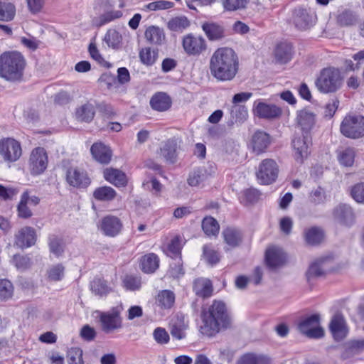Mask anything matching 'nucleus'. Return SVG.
Instances as JSON below:
<instances>
[{"label":"nucleus","instance_id":"nucleus-1","mask_svg":"<svg viewBox=\"0 0 364 364\" xmlns=\"http://www.w3.org/2000/svg\"><path fill=\"white\" fill-rule=\"evenodd\" d=\"M201 320L200 332L208 337L231 326V318L225 304L220 301H214L207 309L203 310Z\"/></svg>","mask_w":364,"mask_h":364},{"label":"nucleus","instance_id":"nucleus-2","mask_svg":"<svg viewBox=\"0 0 364 364\" xmlns=\"http://www.w3.org/2000/svg\"><path fill=\"white\" fill-rule=\"evenodd\" d=\"M238 58L235 51L229 48L217 49L210 58L211 75L220 81L232 80L238 70Z\"/></svg>","mask_w":364,"mask_h":364},{"label":"nucleus","instance_id":"nucleus-3","mask_svg":"<svg viewBox=\"0 0 364 364\" xmlns=\"http://www.w3.org/2000/svg\"><path fill=\"white\" fill-rule=\"evenodd\" d=\"M25 67L26 60L19 52H4L0 55V77L7 81L21 80Z\"/></svg>","mask_w":364,"mask_h":364},{"label":"nucleus","instance_id":"nucleus-4","mask_svg":"<svg viewBox=\"0 0 364 364\" xmlns=\"http://www.w3.org/2000/svg\"><path fill=\"white\" fill-rule=\"evenodd\" d=\"M315 84L321 92H335L341 87L343 77L338 69L326 68L321 71Z\"/></svg>","mask_w":364,"mask_h":364},{"label":"nucleus","instance_id":"nucleus-5","mask_svg":"<svg viewBox=\"0 0 364 364\" xmlns=\"http://www.w3.org/2000/svg\"><path fill=\"white\" fill-rule=\"evenodd\" d=\"M122 308L114 307L108 311H99L101 329L105 333H110L122 328Z\"/></svg>","mask_w":364,"mask_h":364},{"label":"nucleus","instance_id":"nucleus-6","mask_svg":"<svg viewBox=\"0 0 364 364\" xmlns=\"http://www.w3.org/2000/svg\"><path fill=\"white\" fill-rule=\"evenodd\" d=\"M341 132L346 137L358 139L364 136V117L346 116L341 122Z\"/></svg>","mask_w":364,"mask_h":364},{"label":"nucleus","instance_id":"nucleus-7","mask_svg":"<svg viewBox=\"0 0 364 364\" xmlns=\"http://www.w3.org/2000/svg\"><path fill=\"white\" fill-rule=\"evenodd\" d=\"M317 16L310 9L298 7L293 10L291 22L296 28L305 31L311 28L316 22Z\"/></svg>","mask_w":364,"mask_h":364},{"label":"nucleus","instance_id":"nucleus-8","mask_svg":"<svg viewBox=\"0 0 364 364\" xmlns=\"http://www.w3.org/2000/svg\"><path fill=\"white\" fill-rule=\"evenodd\" d=\"M320 316L312 314L300 321L298 326L299 331L310 338H320L324 335L323 329L318 326Z\"/></svg>","mask_w":364,"mask_h":364},{"label":"nucleus","instance_id":"nucleus-9","mask_svg":"<svg viewBox=\"0 0 364 364\" xmlns=\"http://www.w3.org/2000/svg\"><path fill=\"white\" fill-rule=\"evenodd\" d=\"M22 150L20 143L12 138L0 140V155L6 162H14L21 156Z\"/></svg>","mask_w":364,"mask_h":364},{"label":"nucleus","instance_id":"nucleus-10","mask_svg":"<svg viewBox=\"0 0 364 364\" xmlns=\"http://www.w3.org/2000/svg\"><path fill=\"white\" fill-rule=\"evenodd\" d=\"M66 182L72 187L78 189L87 188L91 183L87 173L77 167H70L65 173Z\"/></svg>","mask_w":364,"mask_h":364},{"label":"nucleus","instance_id":"nucleus-11","mask_svg":"<svg viewBox=\"0 0 364 364\" xmlns=\"http://www.w3.org/2000/svg\"><path fill=\"white\" fill-rule=\"evenodd\" d=\"M278 171V166L275 161L267 159L259 164L257 176L262 184H270L277 178Z\"/></svg>","mask_w":364,"mask_h":364},{"label":"nucleus","instance_id":"nucleus-12","mask_svg":"<svg viewBox=\"0 0 364 364\" xmlns=\"http://www.w3.org/2000/svg\"><path fill=\"white\" fill-rule=\"evenodd\" d=\"M48 166V155L43 147L34 149L29 159V169L33 176L39 175L44 172Z\"/></svg>","mask_w":364,"mask_h":364},{"label":"nucleus","instance_id":"nucleus-13","mask_svg":"<svg viewBox=\"0 0 364 364\" xmlns=\"http://www.w3.org/2000/svg\"><path fill=\"white\" fill-rule=\"evenodd\" d=\"M182 46L188 55H199L206 49L205 39L200 36L189 33L183 38Z\"/></svg>","mask_w":364,"mask_h":364},{"label":"nucleus","instance_id":"nucleus-14","mask_svg":"<svg viewBox=\"0 0 364 364\" xmlns=\"http://www.w3.org/2000/svg\"><path fill=\"white\" fill-rule=\"evenodd\" d=\"M254 113L261 119L269 120L279 118L282 114L281 107L274 105L267 104L263 102H255L254 104Z\"/></svg>","mask_w":364,"mask_h":364},{"label":"nucleus","instance_id":"nucleus-15","mask_svg":"<svg viewBox=\"0 0 364 364\" xmlns=\"http://www.w3.org/2000/svg\"><path fill=\"white\" fill-rule=\"evenodd\" d=\"M291 144L295 151L296 159L301 162L309 154V146L311 145V134L295 135Z\"/></svg>","mask_w":364,"mask_h":364},{"label":"nucleus","instance_id":"nucleus-16","mask_svg":"<svg viewBox=\"0 0 364 364\" xmlns=\"http://www.w3.org/2000/svg\"><path fill=\"white\" fill-rule=\"evenodd\" d=\"M270 144V135L264 131L257 130L251 137L250 146L254 153L259 155L265 152Z\"/></svg>","mask_w":364,"mask_h":364},{"label":"nucleus","instance_id":"nucleus-17","mask_svg":"<svg viewBox=\"0 0 364 364\" xmlns=\"http://www.w3.org/2000/svg\"><path fill=\"white\" fill-rule=\"evenodd\" d=\"M122 227V223L119 218L114 215H107L102 219L100 229L106 236L115 237L119 234Z\"/></svg>","mask_w":364,"mask_h":364},{"label":"nucleus","instance_id":"nucleus-18","mask_svg":"<svg viewBox=\"0 0 364 364\" xmlns=\"http://www.w3.org/2000/svg\"><path fill=\"white\" fill-rule=\"evenodd\" d=\"M330 262L331 259L328 257H321L314 261L306 272L307 280L310 282L311 279L326 275L330 270Z\"/></svg>","mask_w":364,"mask_h":364},{"label":"nucleus","instance_id":"nucleus-19","mask_svg":"<svg viewBox=\"0 0 364 364\" xmlns=\"http://www.w3.org/2000/svg\"><path fill=\"white\" fill-rule=\"evenodd\" d=\"M333 216L339 224L347 227L351 226L355 221V215L352 208L346 204H340L334 211Z\"/></svg>","mask_w":364,"mask_h":364},{"label":"nucleus","instance_id":"nucleus-20","mask_svg":"<svg viewBox=\"0 0 364 364\" xmlns=\"http://www.w3.org/2000/svg\"><path fill=\"white\" fill-rule=\"evenodd\" d=\"M36 237L35 230L31 227H25L15 235L14 244L21 249L29 247L35 244Z\"/></svg>","mask_w":364,"mask_h":364},{"label":"nucleus","instance_id":"nucleus-21","mask_svg":"<svg viewBox=\"0 0 364 364\" xmlns=\"http://www.w3.org/2000/svg\"><path fill=\"white\" fill-rule=\"evenodd\" d=\"M296 122L302 134H310L316 124V115L309 109H304L297 112Z\"/></svg>","mask_w":364,"mask_h":364},{"label":"nucleus","instance_id":"nucleus-22","mask_svg":"<svg viewBox=\"0 0 364 364\" xmlns=\"http://www.w3.org/2000/svg\"><path fill=\"white\" fill-rule=\"evenodd\" d=\"M178 143L174 138L166 141L160 147L159 154L167 163L175 164L178 158Z\"/></svg>","mask_w":364,"mask_h":364},{"label":"nucleus","instance_id":"nucleus-23","mask_svg":"<svg viewBox=\"0 0 364 364\" xmlns=\"http://www.w3.org/2000/svg\"><path fill=\"white\" fill-rule=\"evenodd\" d=\"M286 259L283 250L279 247H272L267 250L265 253V262L267 265L274 269L282 266Z\"/></svg>","mask_w":364,"mask_h":364},{"label":"nucleus","instance_id":"nucleus-24","mask_svg":"<svg viewBox=\"0 0 364 364\" xmlns=\"http://www.w3.org/2000/svg\"><path fill=\"white\" fill-rule=\"evenodd\" d=\"M92 157L97 162L102 164H107L111 161L112 150L103 143H94L90 149Z\"/></svg>","mask_w":364,"mask_h":364},{"label":"nucleus","instance_id":"nucleus-25","mask_svg":"<svg viewBox=\"0 0 364 364\" xmlns=\"http://www.w3.org/2000/svg\"><path fill=\"white\" fill-rule=\"evenodd\" d=\"M329 328L336 341H341L346 337L347 331L345 320L341 314L337 313L333 316Z\"/></svg>","mask_w":364,"mask_h":364},{"label":"nucleus","instance_id":"nucleus-26","mask_svg":"<svg viewBox=\"0 0 364 364\" xmlns=\"http://www.w3.org/2000/svg\"><path fill=\"white\" fill-rule=\"evenodd\" d=\"M103 174L106 181L114 184L117 187H123L127 183V176L124 172L119 169L107 168L105 169Z\"/></svg>","mask_w":364,"mask_h":364},{"label":"nucleus","instance_id":"nucleus-27","mask_svg":"<svg viewBox=\"0 0 364 364\" xmlns=\"http://www.w3.org/2000/svg\"><path fill=\"white\" fill-rule=\"evenodd\" d=\"M202 28L210 41H218L225 37V28L218 23L205 22L203 23Z\"/></svg>","mask_w":364,"mask_h":364},{"label":"nucleus","instance_id":"nucleus-28","mask_svg":"<svg viewBox=\"0 0 364 364\" xmlns=\"http://www.w3.org/2000/svg\"><path fill=\"white\" fill-rule=\"evenodd\" d=\"M95 106L88 101L77 107L75 110V117L79 122L90 123L95 115Z\"/></svg>","mask_w":364,"mask_h":364},{"label":"nucleus","instance_id":"nucleus-29","mask_svg":"<svg viewBox=\"0 0 364 364\" xmlns=\"http://www.w3.org/2000/svg\"><path fill=\"white\" fill-rule=\"evenodd\" d=\"M293 55L292 45L287 42L279 43L274 50V56L277 62L284 64L289 62Z\"/></svg>","mask_w":364,"mask_h":364},{"label":"nucleus","instance_id":"nucleus-30","mask_svg":"<svg viewBox=\"0 0 364 364\" xmlns=\"http://www.w3.org/2000/svg\"><path fill=\"white\" fill-rule=\"evenodd\" d=\"M324 232L319 227H311L304 230V240L306 244L316 246L321 244L324 240Z\"/></svg>","mask_w":364,"mask_h":364},{"label":"nucleus","instance_id":"nucleus-31","mask_svg":"<svg viewBox=\"0 0 364 364\" xmlns=\"http://www.w3.org/2000/svg\"><path fill=\"white\" fill-rule=\"evenodd\" d=\"M150 105L155 110L166 111L171 106V100L167 94L159 92L151 97Z\"/></svg>","mask_w":364,"mask_h":364},{"label":"nucleus","instance_id":"nucleus-32","mask_svg":"<svg viewBox=\"0 0 364 364\" xmlns=\"http://www.w3.org/2000/svg\"><path fill=\"white\" fill-rule=\"evenodd\" d=\"M193 289L195 294L202 298L210 296L213 292V286L210 281L208 279H196L194 282Z\"/></svg>","mask_w":364,"mask_h":364},{"label":"nucleus","instance_id":"nucleus-33","mask_svg":"<svg viewBox=\"0 0 364 364\" xmlns=\"http://www.w3.org/2000/svg\"><path fill=\"white\" fill-rule=\"evenodd\" d=\"M145 38L150 43L161 45L166 37L163 29L156 26H151L145 31Z\"/></svg>","mask_w":364,"mask_h":364},{"label":"nucleus","instance_id":"nucleus-34","mask_svg":"<svg viewBox=\"0 0 364 364\" xmlns=\"http://www.w3.org/2000/svg\"><path fill=\"white\" fill-rule=\"evenodd\" d=\"M141 270L145 273H154L159 266V259L154 253H149L141 259Z\"/></svg>","mask_w":364,"mask_h":364},{"label":"nucleus","instance_id":"nucleus-35","mask_svg":"<svg viewBox=\"0 0 364 364\" xmlns=\"http://www.w3.org/2000/svg\"><path fill=\"white\" fill-rule=\"evenodd\" d=\"M225 242L232 247L238 246L242 240V234L238 229L234 228H227L223 232Z\"/></svg>","mask_w":364,"mask_h":364},{"label":"nucleus","instance_id":"nucleus-36","mask_svg":"<svg viewBox=\"0 0 364 364\" xmlns=\"http://www.w3.org/2000/svg\"><path fill=\"white\" fill-rule=\"evenodd\" d=\"M174 301L175 295L169 290L161 291L156 298V304L162 309H170Z\"/></svg>","mask_w":364,"mask_h":364},{"label":"nucleus","instance_id":"nucleus-37","mask_svg":"<svg viewBox=\"0 0 364 364\" xmlns=\"http://www.w3.org/2000/svg\"><path fill=\"white\" fill-rule=\"evenodd\" d=\"M190 26V21L184 16H176L167 23L168 28L174 32H182Z\"/></svg>","mask_w":364,"mask_h":364},{"label":"nucleus","instance_id":"nucleus-38","mask_svg":"<svg viewBox=\"0 0 364 364\" xmlns=\"http://www.w3.org/2000/svg\"><path fill=\"white\" fill-rule=\"evenodd\" d=\"M16 14L15 6L8 1L0 0V21H11Z\"/></svg>","mask_w":364,"mask_h":364},{"label":"nucleus","instance_id":"nucleus-39","mask_svg":"<svg viewBox=\"0 0 364 364\" xmlns=\"http://www.w3.org/2000/svg\"><path fill=\"white\" fill-rule=\"evenodd\" d=\"M338 23L342 26H349L357 21L356 14L350 9H343L337 16Z\"/></svg>","mask_w":364,"mask_h":364},{"label":"nucleus","instance_id":"nucleus-40","mask_svg":"<svg viewBox=\"0 0 364 364\" xmlns=\"http://www.w3.org/2000/svg\"><path fill=\"white\" fill-rule=\"evenodd\" d=\"M202 228L208 236L217 235L220 226L218 221L213 217H205L202 221Z\"/></svg>","mask_w":364,"mask_h":364},{"label":"nucleus","instance_id":"nucleus-41","mask_svg":"<svg viewBox=\"0 0 364 364\" xmlns=\"http://www.w3.org/2000/svg\"><path fill=\"white\" fill-rule=\"evenodd\" d=\"M92 291L97 296H106L111 289L108 287L107 282L100 278H95L90 284Z\"/></svg>","mask_w":364,"mask_h":364},{"label":"nucleus","instance_id":"nucleus-42","mask_svg":"<svg viewBox=\"0 0 364 364\" xmlns=\"http://www.w3.org/2000/svg\"><path fill=\"white\" fill-rule=\"evenodd\" d=\"M93 196L97 200L108 201L114 198L116 192L109 186H102L95 189Z\"/></svg>","mask_w":364,"mask_h":364},{"label":"nucleus","instance_id":"nucleus-43","mask_svg":"<svg viewBox=\"0 0 364 364\" xmlns=\"http://www.w3.org/2000/svg\"><path fill=\"white\" fill-rule=\"evenodd\" d=\"M28 201L29 194L28 191H25L21 195V200L17 206L18 217L26 219L32 216V211L27 206Z\"/></svg>","mask_w":364,"mask_h":364},{"label":"nucleus","instance_id":"nucleus-44","mask_svg":"<svg viewBox=\"0 0 364 364\" xmlns=\"http://www.w3.org/2000/svg\"><path fill=\"white\" fill-rule=\"evenodd\" d=\"M139 55L143 64L150 66L155 63L158 58V50L145 48L140 50Z\"/></svg>","mask_w":364,"mask_h":364},{"label":"nucleus","instance_id":"nucleus-45","mask_svg":"<svg viewBox=\"0 0 364 364\" xmlns=\"http://www.w3.org/2000/svg\"><path fill=\"white\" fill-rule=\"evenodd\" d=\"M187 325L183 321V317L177 316V320L174 321L172 324V327L171 329V334L173 338L176 339H182L185 338L186 334L184 331L186 329Z\"/></svg>","mask_w":364,"mask_h":364},{"label":"nucleus","instance_id":"nucleus-46","mask_svg":"<svg viewBox=\"0 0 364 364\" xmlns=\"http://www.w3.org/2000/svg\"><path fill=\"white\" fill-rule=\"evenodd\" d=\"M122 16V13L121 11H108L98 18L94 19L93 23L97 27H101L103 25L114 20L120 18Z\"/></svg>","mask_w":364,"mask_h":364},{"label":"nucleus","instance_id":"nucleus-47","mask_svg":"<svg viewBox=\"0 0 364 364\" xmlns=\"http://www.w3.org/2000/svg\"><path fill=\"white\" fill-rule=\"evenodd\" d=\"M355 151L353 148L348 147L341 151L338 156L340 164L344 166H351L354 163Z\"/></svg>","mask_w":364,"mask_h":364},{"label":"nucleus","instance_id":"nucleus-48","mask_svg":"<svg viewBox=\"0 0 364 364\" xmlns=\"http://www.w3.org/2000/svg\"><path fill=\"white\" fill-rule=\"evenodd\" d=\"M104 41L109 47L116 49L119 48L121 43L122 36L116 30L109 29L104 37Z\"/></svg>","mask_w":364,"mask_h":364},{"label":"nucleus","instance_id":"nucleus-49","mask_svg":"<svg viewBox=\"0 0 364 364\" xmlns=\"http://www.w3.org/2000/svg\"><path fill=\"white\" fill-rule=\"evenodd\" d=\"M231 117L235 120V122H243L245 121L248 115L247 109L245 105H233L230 109Z\"/></svg>","mask_w":364,"mask_h":364},{"label":"nucleus","instance_id":"nucleus-50","mask_svg":"<svg viewBox=\"0 0 364 364\" xmlns=\"http://www.w3.org/2000/svg\"><path fill=\"white\" fill-rule=\"evenodd\" d=\"M14 287L8 279H0V300L6 301L11 298Z\"/></svg>","mask_w":364,"mask_h":364},{"label":"nucleus","instance_id":"nucleus-51","mask_svg":"<svg viewBox=\"0 0 364 364\" xmlns=\"http://www.w3.org/2000/svg\"><path fill=\"white\" fill-rule=\"evenodd\" d=\"M205 177V171L203 168H198L190 173L188 183L191 186H196L203 182Z\"/></svg>","mask_w":364,"mask_h":364},{"label":"nucleus","instance_id":"nucleus-52","mask_svg":"<svg viewBox=\"0 0 364 364\" xmlns=\"http://www.w3.org/2000/svg\"><path fill=\"white\" fill-rule=\"evenodd\" d=\"M326 200V192L324 189L320 186L313 189L309 194L310 202L315 205L324 203Z\"/></svg>","mask_w":364,"mask_h":364},{"label":"nucleus","instance_id":"nucleus-53","mask_svg":"<svg viewBox=\"0 0 364 364\" xmlns=\"http://www.w3.org/2000/svg\"><path fill=\"white\" fill-rule=\"evenodd\" d=\"M12 263L20 271H24L31 264V259L26 255L19 254L14 255L12 258Z\"/></svg>","mask_w":364,"mask_h":364},{"label":"nucleus","instance_id":"nucleus-54","mask_svg":"<svg viewBox=\"0 0 364 364\" xmlns=\"http://www.w3.org/2000/svg\"><path fill=\"white\" fill-rule=\"evenodd\" d=\"M181 246L178 237L173 238L168 245L166 254L172 258L179 257L181 259Z\"/></svg>","mask_w":364,"mask_h":364},{"label":"nucleus","instance_id":"nucleus-55","mask_svg":"<svg viewBox=\"0 0 364 364\" xmlns=\"http://www.w3.org/2000/svg\"><path fill=\"white\" fill-rule=\"evenodd\" d=\"M363 350H364V339L354 340L348 343L346 352L342 355V357L346 358V354H358Z\"/></svg>","mask_w":364,"mask_h":364},{"label":"nucleus","instance_id":"nucleus-56","mask_svg":"<svg viewBox=\"0 0 364 364\" xmlns=\"http://www.w3.org/2000/svg\"><path fill=\"white\" fill-rule=\"evenodd\" d=\"M68 364H84L82 350L80 348H72L68 352Z\"/></svg>","mask_w":364,"mask_h":364},{"label":"nucleus","instance_id":"nucleus-57","mask_svg":"<svg viewBox=\"0 0 364 364\" xmlns=\"http://www.w3.org/2000/svg\"><path fill=\"white\" fill-rule=\"evenodd\" d=\"M203 252L205 259L209 264L213 265L219 262L220 258L218 253L209 245H204Z\"/></svg>","mask_w":364,"mask_h":364},{"label":"nucleus","instance_id":"nucleus-58","mask_svg":"<svg viewBox=\"0 0 364 364\" xmlns=\"http://www.w3.org/2000/svg\"><path fill=\"white\" fill-rule=\"evenodd\" d=\"M65 267L61 264L53 266L48 271L49 279L52 281H60L64 277Z\"/></svg>","mask_w":364,"mask_h":364},{"label":"nucleus","instance_id":"nucleus-59","mask_svg":"<svg viewBox=\"0 0 364 364\" xmlns=\"http://www.w3.org/2000/svg\"><path fill=\"white\" fill-rule=\"evenodd\" d=\"M124 286L127 289L135 291L141 287V279L138 277L127 275L123 280Z\"/></svg>","mask_w":364,"mask_h":364},{"label":"nucleus","instance_id":"nucleus-60","mask_svg":"<svg viewBox=\"0 0 364 364\" xmlns=\"http://www.w3.org/2000/svg\"><path fill=\"white\" fill-rule=\"evenodd\" d=\"M247 0H222L223 7L227 11H236L245 8Z\"/></svg>","mask_w":364,"mask_h":364},{"label":"nucleus","instance_id":"nucleus-61","mask_svg":"<svg viewBox=\"0 0 364 364\" xmlns=\"http://www.w3.org/2000/svg\"><path fill=\"white\" fill-rule=\"evenodd\" d=\"M49 247L50 251L56 256H60L63 252L61 240L55 235L50 236Z\"/></svg>","mask_w":364,"mask_h":364},{"label":"nucleus","instance_id":"nucleus-62","mask_svg":"<svg viewBox=\"0 0 364 364\" xmlns=\"http://www.w3.org/2000/svg\"><path fill=\"white\" fill-rule=\"evenodd\" d=\"M350 194L357 203H364V183H359L353 186Z\"/></svg>","mask_w":364,"mask_h":364},{"label":"nucleus","instance_id":"nucleus-63","mask_svg":"<svg viewBox=\"0 0 364 364\" xmlns=\"http://www.w3.org/2000/svg\"><path fill=\"white\" fill-rule=\"evenodd\" d=\"M173 6V2L164 0L151 2L146 5V8L150 11L168 9Z\"/></svg>","mask_w":364,"mask_h":364},{"label":"nucleus","instance_id":"nucleus-64","mask_svg":"<svg viewBox=\"0 0 364 364\" xmlns=\"http://www.w3.org/2000/svg\"><path fill=\"white\" fill-rule=\"evenodd\" d=\"M80 336L84 341L89 342L93 341L95 338L97 332L93 327L86 324L82 327L80 332Z\"/></svg>","mask_w":364,"mask_h":364}]
</instances>
